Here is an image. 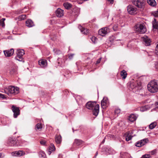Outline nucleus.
I'll return each instance as SVG.
<instances>
[{
	"instance_id": "nucleus-1",
	"label": "nucleus",
	"mask_w": 158,
	"mask_h": 158,
	"mask_svg": "<svg viewBox=\"0 0 158 158\" xmlns=\"http://www.w3.org/2000/svg\"><path fill=\"white\" fill-rule=\"evenodd\" d=\"M86 106L89 109L93 110V114L96 116L98 115L99 112V106L95 102H89L86 104Z\"/></svg>"
},
{
	"instance_id": "nucleus-2",
	"label": "nucleus",
	"mask_w": 158,
	"mask_h": 158,
	"mask_svg": "<svg viewBox=\"0 0 158 158\" xmlns=\"http://www.w3.org/2000/svg\"><path fill=\"white\" fill-rule=\"evenodd\" d=\"M148 90L151 93H154L158 92V83L155 80L149 82L147 85Z\"/></svg>"
},
{
	"instance_id": "nucleus-3",
	"label": "nucleus",
	"mask_w": 158,
	"mask_h": 158,
	"mask_svg": "<svg viewBox=\"0 0 158 158\" xmlns=\"http://www.w3.org/2000/svg\"><path fill=\"white\" fill-rule=\"evenodd\" d=\"M4 92L10 96L11 94H16L19 92V88L13 86H9L4 89Z\"/></svg>"
},
{
	"instance_id": "nucleus-4",
	"label": "nucleus",
	"mask_w": 158,
	"mask_h": 158,
	"mask_svg": "<svg viewBox=\"0 0 158 158\" xmlns=\"http://www.w3.org/2000/svg\"><path fill=\"white\" fill-rule=\"evenodd\" d=\"M135 31L140 34H143L146 31V29L143 23L136 24L135 27Z\"/></svg>"
},
{
	"instance_id": "nucleus-5",
	"label": "nucleus",
	"mask_w": 158,
	"mask_h": 158,
	"mask_svg": "<svg viewBox=\"0 0 158 158\" xmlns=\"http://www.w3.org/2000/svg\"><path fill=\"white\" fill-rule=\"evenodd\" d=\"M132 3L139 8L143 9L145 7V3L143 0H133Z\"/></svg>"
},
{
	"instance_id": "nucleus-6",
	"label": "nucleus",
	"mask_w": 158,
	"mask_h": 158,
	"mask_svg": "<svg viewBox=\"0 0 158 158\" xmlns=\"http://www.w3.org/2000/svg\"><path fill=\"white\" fill-rule=\"evenodd\" d=\"M16 54L17 56L15 58V59L20 61H23L22 56L25 54L24 50L22 49H17Z\"/></svg>"
},
{
	"instance_id": "nucleus-7",
	"label": "nucleus",
	"mask_w": 158,
	"mask_h": 158,
	"mask_svg": "<svg viewBox=\"0 0 158 158\" xmlns=\"http://www.w3.org/2000/svg\"><path fill=\"white\" fill-rule=\"evenodd\" d=\"M137 81L132 82L131 83L129 89L130 90H132L134 92H136L140 88V87Z\"/></svg>"
},
{
	"instance_id": "nucleus-8",
	"label": "nucleus",
	"mask_w": 158,
	"mask_h": 158,
	"mask_svg": "<svg viewBox=\"0 0 158 158\" xmlns=\"http://www.w3.org/2000/svg\"><path fill=\"white\" fill-rule=\"evenodd\" d=\"M111 29L109 27H103L98 31V34L102 36H104L108 33L110 32Z\"/></svg>"
},
{
	"instance_id": "nucleus-9",
	"label": "nucleus",
	"mask_w": 158,
	"mask_h": 158,
	"mask_svg": "<svg viewBox=\"0 0 158 158\" xmlns=\"http://www.w3.org/2000/svg\"><path fill=\"white\" fill-rule=\"evenodd\" d=\"M127 10L128 12L131 15H134L137 13V8L132 5L127 6Z\"/></svg>"
},
{
	"instance_id": "nucleus-10",
	"label": "nucleus",
	"mask_w": 158,
	"mask_h": 158,
	"mask_svg": "<svg viewBox=\"0 0 158 158\" xmlns=\"http://www.w3.org/2000/svg\"><path fill=\"white\" fill-rule=\"evenodd\" d=\"M148 140L147 139H143L136 143L135 145L137 147H141L145 144L148 142Z\"/></svg>"
},
{
	"instance_id": "nucleus-11",
	"label": "nucleus",
	"mask_w": 158,
	"mask_h": 158,
	"mask_svg": "<svg viewBox=\"0 0 158 158\" xmlns=\"http://www.w3.org/2000/svg\"><path fill=\"white\" fill-rule=\"evenodd\" d=\"M18 140H15L14 139L10 138L8 140L7 144L10 146H18L19 144L18 143Z\"/></svg>"
},
{
	"instance_id": "nucleus-12",
	"label": "nucleus",
	"mask_w": 158,
	"mask_h": 158,
	"mask_svg": "<svg viewBox=\"0 0 158 158\" xmlns=\"http://www.w3.org/2000/svg\"><path fill=\"white\" fill-rule=\"evenodd\" d=\"M12 110L14 113V117L16 118L20 114V110L18 107L13 106L12 107Z\"/></svg>"
},
{
	"instance_id": "nucleus-13",
	"label": "nucleus",
	"mask_w": 158,
	"mask_h": 158,
	"mask_svg": "<svg viewBox=\"0 0 158 158\" xmlns=\"http://www.w3.org/2000/svg\"><path fill=\"white\" fill-rule=\"evenodd\" d=\"M142 39L145 45L148 46L150 45L151 41L150 39L147 35H144Z\"/></svg>"
},
{
	"instance_id": "nucleus-14",
	"label": "nucleus",
	"mask_w": 158,
	"mask_h": 158,
	"mask_svg": "<svg viewBox=\"0 0 158 158\" xmlns=\"http://www.w3.org/2000/svg\"><path fill=\"white\" fill-rule=\"evenodd\" d=\"M4 54L5 56L8 57L11 56L13 55L14 53V50L13 49H11L10 50H7L3 51Z\"/></svg>"
},
{
	"instance_id": "nucleus-15",
	"label": "nucleus",
	"mask_w": 158,
	"mask_h": 158,
	"mask_svg": "<svg viewBox=\"0 0 158 158\" xmlns=\"http://www.w3.org/2000/svg\"><path fill=\"white\" fill-rule=\"evenodd\" d=\"M133 131H128L125 134L126 136V140L128 141L131 140L132 138V135L133 134Z\"/></svg>"
},
{
	"instance_id": "nucleus-16",
	"label": "nucleus",
	"mask_w": 158,
	"mask_h": 158,
	"mask_svg": "<svg viewBox=\"0 0 158 158\" xmlns=\"http://www.w3.org/2000/svg\"><path fill=\"white\" fill-rule=\"evenodd\" d=\"M25 153L23 151H19L14 152L12 153V155L13 156H21L24 155Z\"/></svg>"
},
{
	"instance_id": "nucleus-17",
	"label": "nucleus",
	"mask_w": 158,
	"mask_h": 158,
	"mask_svg": "<svg viewBox=\"0 0 158 158\" xmlns=\"http://www.w3.org/2000/svg\"><path fill=\"white\" fill-rule=\"evenodd\" d=\"M38 62L39 65L42 67L45 68L47 65V61L46 60L41 59Z\"/></svg>"
},
{
	"instance_id": "nucleus-18",
	"label": "nucleus",
	"mask_w": 158,
	"mask_h": 158,
	"mask_svg": "<svg viewBox=\"0 0 158 158\" xmlns=\"http://www.w3.org/2000/svg\"><path fill=\"white\" fill-rule=\"evenodd\" d=\"M55 150V147L53 144H51L49 146L48 149V153L49 155H50L51 153L54 151Z\"/></svg>"
},
{
	"instance_id": "nucleus-19",
	"label": "nucleus",
	"mask_w": 158,
	"mask_h": 158,
	"mask_svg": "<svg viewBox=\"0 0 158 158\" xmlns=\"http://www.w3.org/2000/svg\"><path fill=\"white\" fill-rule=\"evenodd\" d=\"M105 152L106 154H113L115 153V151L113 149L111 148H107Z\"/></svg>"
},
{
	"instance_id": "nucleus-20",
	"label": "nucleus",
	"mask_w": 158,
	"mask_h": 158,
	"mask_svg": "<svg viewBox=\"0 0 158 158\" xmlns=\"http://www.w3.org/2000/svg\"><path fill=\"white\" fill-rule=\"evenodd\" d=\"M138 116L135 114H131L129 116V119L131 122H133L135 121Z\"/></svg>"
},
{
	"instance_id": "nucleus-21",
	"label": "nucleus",
	"mask_w": 158,
	"mask_h": 158,
	"mask_svg": "<svg viewBox=\"0 0 158 158\" xmlns=\"http://www.w3.org/2000/svg\"><path fill=\"white\" fill-rule=\"evenodd\" d=\"M56 16L58 17H61L63 15V11L60 8H58L56 11Z\"/></svg>"
},
{
	"instance_id": "nucleus-22",
	"label": "nucleus",
	"mask_w": 158,
	"mask_h": 158,
	"mask_svg": "<svg viewBox=\"0 0 158 158\" xmlns=\"http://www.w3.org/2000/svg\"><path fill=\"white\" fill-rule=\"evenodd\" d=\"M106 97H104L103 98V100L101 102V105L103 109H105L106 108V107L108 105V103H107L106 102H104V100H106Z\"/></svg>"
},
{
	"instance_id": "nucleus-23",
	"label": "nucleus",
	"mask_w": 158,
	"mask_h": 158,
	"mask_svg": "<svg viewBox=\"0 0 158 158\" xmlns=\"http://www.w3.org/2000/svg\"><path fill=\"white\" fill-rule=\"evenodd\" d=\"M26 25L29 27H31L34 25L33 22L31 19H28L26 22Z\"/></svg>"
},
{
	"instance_id": "nucleus-24",
	"label": "nucleus",
	"mask_w": 158,
	"mask_h": 158,
	"mask_svg": "<svg viewBox=\"0 0 158 158\" xmlns=\"http://www.w3.org/2000/svg\"><path fill=\"white\" fill-rule=\"evenodd\" d=\"M80 29L81 31L84 34L87 35L89 33V30L87 29H85L82 27L80 26L78 27Z\"/></svg>"
},
{
	"instance_id": "nucleus-25",
	"label": "nucleus",
	"mask_w": 158,
	"mask_h": 158,
	"mask_svg": "<svg viewBox=\"0 0 158 158\" xmlns=\"http://www.w3.org/2000/svg\"><path fill=\"white\" fill-rule=\"evenodd\" d=\"M55 142L56 144H60L61 142V137L60 135H56L55 138Z\"/></svg>"
},
{
	"instance_id": "nucleus-26",
	"label": "nucleus",
	"mask_w": 158,
	"mask_h": 158,
	"mask_svg": "<svg viewBox=\"0 0 158 158\" xmlns=\"http://www.w3.org/2000/svg\"><path fill=\"white\" fill-rule=\"evenodd\" d=\"M152 27L154 29H158V22L156 21L155 19H154L152 22Z\"/></svg>"
},
{
	"instance_id": "nucleus-27",
	"label": "nucleus",
	"mask_w": 158,
	"mask_h": 158,
	"mask_svg": "<svg viewBox=\"0 0 158 158\" xmlns=\"http://www.w3.org/2000/svg\"><path fill=\"white\" fill-rule=\"evenodd\" d=\"M127 73L125 70H123L120 73V75L123 79H125L126 78L127 76Z\"/></svg>"
},
{
	"instance_id": "nucleus-28",
	"label": "nucleus",
	"mask_w": 158,
	"mask_h": 158,
	"mask_svg": "<svg viewBox=\"0 0 158 158\" xmlns=\"http://www.w3.org/2000/svg\"><path fill=\"white\" fill-rule=\"evenodd\" d=\"M147 2L149 5L152 6H154L156 5L155 0H148Z\"/></svg>"
},
{
	"instance_id": "nucleus-29",
	"label": "nucleus",
	"mask_w": 158,
	"mask_h": 158,
	"mask_svg": "<svg viewBox=\"0 0 158 158\" xmlns=\"http://www.w3.org/2000/svg\"><path fill=\"white\" fill-rule=\"evenodd\" d=\"M83 143V142L80 139H76L75 140L74 143L77 146L81 145Z\"/></svg>"
},
{
	"instance_id": "nucleus-30",
	"label": "nucleus",
	"mask_w": 158,
	"mask_h": 158,
	"mask_svg": "<svg viewBox=\"0 0 158 158\" xmlns=\"http://www.w3.org/2000/svg\"><path fill=\"white\" fill-rule=\"evenodd\" d=\"M63 5L65 8L67 9H69L72 6V5L68 2L64 3Z\"/></svg>"
},
{
	"instance_id": "nucleus-31",
	"label": "nucleus",
	"mask_w": 158,
	"mask_h": 158,
	"mask_svg": "<svg viewBox=\"0 0 158 158\" xmlns=\"http://www.w3.org/2000/svg\"><path fill=\"white\" fill-rule=\"evenodd\" d=\"M156 122H154L152 123L149 125V127L150 129H152L156 126Z\"/></svg>"
},
{
	"instance_id": "nucleus-32",
	"label": "nucleus",
	"mask_w": 158,
	"mask_h": 158,
	"mask_svg": "<svg viewBox=\"0 0 158 158\" xmlns=\"http://www.w3.org/2000/svg\"><path fill=\"white\" fill-rule=\"evenodd\" d=\"M40 156L43 158H46V154L45 153L42 151H40Z\"/></svg>"
},
{
	"instance_id": "nucleus-33",
	"label": "nucleus",
	"mask_w": 158,
	"mask_h": 158,
	"mask_svg": "<svg viewBox=\"0 0 158 158\" xmlns=\"http://www.w3.org/2000/svg\"><path fill=\"white\" fill-rule=\"evenodd\" d=\"M26 18V15H23L19 16L18 18L19 20H22Z\"/></svg>"
},
{
	"instance_id": "nucleus-34",
	"label": "nucleus",
	"mask_w": 158,
	"mask_h": 158,
	"mask_svg": "<svg viewBox=\"0 0 158 158\" xmlns=\"http://www.w3.org/2000/svg\"><path fill=\"white\" fill-rule=\"evenodd\" d=\"M148 107L146 106H144L141 107L140 108V111L141 112H144L148 110Z\"/></svg>"
},
{
	"instance_id": "nucleus-35",
	"label": "nucleus",
	"mask_w": 158,
	"mask_h": 158,
	"mask_svg": "<svg viewBox=\"0 0 158 158\" xmlns=\"http://www.w3.org/2000/svg\"><path fill=\"white\" fill-rule=\"evenodd\" d=\"M53 51L56 55H59L61 53V52L60 50L56 49H54Z\"/></svg>"
},
{
	"instance_id": "nucleus-36",
	"label": "nucleus",
	"mask_w": 158,
	"mask_h": 158,
	"mask_svg": "<svg viewBox=\"0 0 158 158\" xmlns=\"http://www.w3.org/2000/svg\"><path fill=\"white\" fill-rule=\"evenodd\" d=\"M42 125L41 124H37L36 125V129L40 130L42 128Z\"/></svg>"
},
{
	"instance_id": "nucleus-37",
	"label": "nucleus",
	"mask_w": 158,
	"mask_h": 158,
	"mask_svg": "<svg viewBox=\"0 0 158 158\" xmlns=\"http://www.w3.org/2000/svg\"><path fill=\"white\" fill-rule=\"evenodd\" d=\"M90 39L92 42L94 43H95L97 40V39L94 36L92 37Z\"/></svg>"
},
{
	"instance_id": "nucleus-38",
	"label": "nucleus",
	"mask_w": 158,
	"mask_h": 158,
	"mask_svg": "<svg viewBox=\"0 0 158 158\" xmlns=\"http://www.w3.org/2000/svg\"><path fill=\"white\" fill-rule=\"evenodd\" d=\"M5 20V19L4 18H2L1 19V20H0V24L3 27H4L5 25V24L4 22V21Z\"/></svg>"
},
{
	"instance_id": "nucleus-39",
	"label": "nucleus",
	"mask_w": 158,
	"mask_h": 158,
	"mask_svg": "<svg viewBox=\"0 0 158 158\" xmlns=\"http://www.w3.org/2000/svg\"><path fill=\"white\" fill-rule=\"evenodd\" d=\"M151 156L149 154H147L142 156L141 158H150Z\"/></svg>"
},
{
	"instance_id": "nucleus-40",
	"label": "nucleus",
	"mask_w": 158,
	"mask_h": 158,
	"mask_svg": "<svg viewBox=\"0 0 158 158\" xmlns=\"http://www.w3.org/2000/svg\"><path fill=\"white\" fill-rule=\"evenodd\" d=\"M16 72L15 69H11L10 71V73L11 75H13Z\"/></svg>"
},
{
	"instance_id": "nucleus-41",
	"label": "nucleus",
	"mask_w": 158,
	"mask_h": 158,
	"mask_svg": "<svg viewBox=\"0 0 158 158\" xmlns=\"http://www.w3.org/2000/svg\"><path fill=\"white\" fill-rule=\"evenodd\" d=\"M120 112V109H116L114 111L115 114L118 115Z\"/></svg>"
},
{
	"instance_id": "nucleus-42",
	"label": "nucleus",
	"mask_w": 158,
	"mask_h": 158,
	"mask_svg": "<svg viewBox=\"0 0 158 158\" xmlns=\"http://www.w3.org/2000/svg\"><path fill=\"white\" fill-rule=\"evenodd\" d=\"M155 52L157 55H158V44L156 45L155 49Z\"/></svg>"
},
{
	"instance_id": "nucleus-43",
	"label": "nucleus",
	"mask_w": 158,
	"mask_h": 158,
	"mask_svg": "<svg viewBox=\"0 0 158 158\" xmlns=\"http://www.w3.org/2000/svg\"><path fill=\"white\" fill-rule=\"evenodd\" d=\"M74 54H71L70 55H69V58L70 60H71L73 58V56H74Z\"/></svg>"
},
{
	"instance_id": "nucleus-44",
	"label": "nucleus",
	"mask_w": 158,
	"mask_h": 158,
	"mask_svg": "<svg viewBox=\"0 0 158 158\" xmlns=\"http://www.w3.org/2000/svg\"><path fill=\"white\" fill-rule=\"evenodd\" d=\"M117 28H118V25H114V26H113V30L115 31H117Z\"/></svg>"
},
{
	"instance_id": "nucleus-45",
	"label": "nucleus",
	"mask_w": 158,
	"mask_h": 158,
	"mask_svg": "<svg viewBox=\"0 0 158 158\" xmlns=\"http://www.w3.org/2000/svg\"><path fill=\"white\" fill-rule=\"evenodd\" d=\"M156 149L154 150L151 152H150L151 154L152 155L155 154L156 153Z\"/></svg>"
},
{
	"instance_id": "nucleus-46",
	"label": "nucleus",
	"mask_w": 158,
	"mask_h": 158,
	"mask_svg": "<svg viewBox=\"0 0 158 158\" xmlns=\"http://www.w3.org/2000/svg\"><path fill=\"white\" fill-rule=\"evenodd\" d=\"M0 98H2L3 99H5L6 98V97L4 94H0Z\"/></svg>"
},
{
	"instance_id": "nucleus-47",
	"label": "nucleus",
	"mask_w": 158,
	"mask_h": 158,
	"mask_svg": "<svg viewBox=\"0 0 158 158\" xmlns=\"http://www.w3.org/2000/svg\"><path fill=\"white\" fill-rule=\"evenodd\" d=\"M153 15L155 17H158V11H155Z\"/></svg>"
},
{
	"instance_id": "nucleus-48",
	"label": "nucleus",
	"mask_w": 158,
	"mask_h": 158,
	"mask_svg": "<svg viewBox=\"0 0 158 158\" xmlns=\"http://www.w3.org/2000/svg\"><path fill=\"white\" fill-rule=\"evenodd\" d=\"M40 143L42 145H45L46 143V142L44 140H42L40 141Z\"/></svg>"
},
{
	"instance_id": "nucleus-49",
	"label": "nucleus",
	"mask_w": 158,
	"mask_h": 158,
	"mask_svg": "<svg viewBox=\"0 0 158 158\" xmlns=\"http://www.w3.org/2000/svg\"><path fill=\"white\" fill-rule=\"evenodd\" d=\"M155 68L157 71H158V62H156L155 63Z\"/></svg>"
},
{
	"instance_id": "nucleus-50",
	"label": "nucleus",
	"mask_w": 158,
	"mask_h": 158,
	"mask_svg": "<svg viewBox=\"0 0 158 158\" xmlns=\"http://www.w3.org/2000/svg\"><path fill=\"white\" fill-rule=\"evenodd\" d=\"M101 59H102L101 58H99V59H98V60L97 61L96 63L97 64H98L100 62Z\"/></svg>"
},
{
	"instance_id": "nucleus-51",
	"label": "nucleus",
	"mask_w": 158,
	"mask_h": 158,
	"mask_svg": "<svg viewBox=\"0 0 158 158\" xmlns=\"http://www.w3.org/2000/svg\"><path fill=\"white\" fill-rule=\"evenodd\" d=\"M110 3L112 4L114 2V0H107Z\"/></svg>"
},
{
	"instance_id": "nucleus-52",
	"label": "nucleus",
	"mask_w": 158,
	"mask_h": 158,
	"mask_svg": "<svg viewBox=\"0 0 158 158\" xmlns=\"http://www.w3.org/2000/svg\"><path fill=\"white\" fill-rule=\"evenodd\" d=\"M156 108H158V102L155 103Z\"/></svg>"
},
{
	"instance_id": "nucleus-53",
	"label": "nucleus",
	"mask_w": 158,
	"mask_h": 158,
	"mask_svg": "<svg viewBox=\"0 0 158 158\" xmlns=\"http://www.w3.org/2000/svg\"><path fill=\"white\" fill-rule=\"evenodd\" d=\"M104 102H106L107 103H108V98H106V100H104Z\"/></svg>"
},
{
	"instance_id": "nucleus-54",
	"label": "nucleus",
	"mask_w": 158,
	"mask_h": 158,
	"mask_svg": "<svg viewBox=\"0 0 158 158\" xmlns=\"http://www.w3.org/2000/svg\"><path fill=\"white\" fill-rule=\"evenodd\" d=\"M98 154V152H96V156H97V155Z\"/></svg>"
},
{
	"instance_id": "nucleus-55",
	"label": "nucleus",
	"mask_w": 158,
	"mask_h": 158,
	"mask_svg": "<svg viewBox=\"0 0 158 158\" xmlns=\"http://www.w3.org/2000/svg\"><path fill=\"white\" fill-rule=\"evenodd\" d=\"M72 130H73V132H74V129L73 128Z\"/></svg>"
},
{
	"instance_id": "nucleus-56",
	"label": "nucleus",
	"mask_w": 158,
	"mask_h": 158,
	"mask_svg": "<svg viewBox=\"0 0 158 158\" xmlns=\"http://www.w3.org/2000/svg\"><path fill=\"white\" fill-rule=\"evenodd\" d=\"M0 158H1V154L0 153Z\"/></svg>"
},
{
	"instance_id": "nucleus-57",
	"label": "nucleus",
	"mask_w": 158,
	"mask_h": 158,
	"mask_svg": "<svg viewBox=\"0 0 158 158\" xmlns=\"http://www.w3.org/2000/svg\"><path fill=\"white\" fill-rule=\"evenodd\" d=\"M104 141H105V139H104L103 140V141H102V142H104Z\"/></svg>"
},
{
	"instance_id": "nucleus-58",
	"label": "nucleus",
	"mask_w": 158,
	"mask_h": 158,
	"mask_svg": "<svg viewBox=\"0 0 158 158\" xmlns=\"http://www.w3.org/2000/svg\"><path fill=\"white\" fill-rule=\"evenodd\" d=\"M76 131H78V130H76Z\"/></svg>"
}]
</instances>
